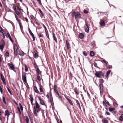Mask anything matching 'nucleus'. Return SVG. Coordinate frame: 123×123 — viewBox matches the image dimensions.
Here are the masks:
<instances>
[{
    "label": "nucleus",
    "instance_id": "nucleus-1",
    "mask_svg": "<svg viewBox=\"0 0 123 123\" xmlns=\"http://www.w3.org/2000/svg\"><path fill=\"white\" fill-rule=\"evenodd\" d=\"M39 105L37 101L36 102V106H34V113L35 116L34 117L35 120H37L38 117L37 113L39 111Z\"/></svg>",
    "mask_w": 123,
    "mask_h": 123
},
{
    "label": "nucleus",
    "instance_id": "nucleus-2",
    "mask_svg": "<svg viewBox=\"0 0 123 123\" xmlns=\"http://www.w3.org/2000/svg\"><path fill=\"white\" fill-rule=\"evenodd\" d=\"M13 49H14V54L15 55H17L18 54L17 50L18 49V48L16 44H14Z\"/></svg>",
    "mask_w": 123,
    "mask_h": 123
},
{
    "label": "nucleus",
    "instance_id": "nucleus-3",
    "mask_svg": "<svg viewBox=\"0 0 123 123\" xmlns=\"http://www.w3.org/2000/svg\"><path fill=\"white\" fill-rule=\"evenodd\" d=\"M5 45V43L3 40H2L0 42V49L2 51Z\"/></svg>",
    "mask_w": 123,
    "mask_h": 123
},
{
    "label": "nucleus",
    "instance_id": "nucleus-4",
    "mask_svg": "<svg viewBox=\"0 0 123 123\" xmlns=\"http://www.w3.org/2000/svg\"><path fill=\"white\" fill-rule=\"evenodd\" d=\"M95 75L96 77L98 78H100L101 76H103L102 72L101 71H100L99 72H96L95 73Z\"/></svg>",
    "mask_w": 123,
    "mask_h": 123
},
{
    "label": "nucleus",
    "instance_id": "nucleus-5",
    "mask_svg": "<svg viewBox=\"0 0 123 123\" xmlns=\"http://www.w3.org/2000/svg\"><path fill=\"white\" fill-rule=\"evenodd\" d=\"M8 65L9 66V68L11 69L12 70H13L15 72V70L14 69V66L13 64H10V63H8Z\"/></svg>",
    "mask_w": 123,
    "mask_h": 123
},
{
    "label": "nucleus",
    "instance_id": "nucleus-6",
    "mask_svg": "<svg viewBox=\"0 0 123 123\" xmlns=\"http://www.w3.org/2000/svg\"><path fill=\"white\" fill-rule=\"evenodd\" d=\"M29 31L30 35H31L34 41L35 40V37L34 36V35L32 33L30 29H28Z\"/></svg>",
    "mask_w": 123,
    "mask_h": 123
},
{
    "label": "nucleus",
    "instance_id": "nucleus-7",
    "mask_svg": "<svg viewBox=\"0 0 123 123\" xmlns=\"http://www.w3.org/2000/svg\"><path fill=\"white\" fill-rule=\"evenodd\" d=\"M54 91L55 92V93L57 94H58L59 95V93L57 91V87L56 85H55L54 86Z\"/></svg>",
    "mask_w": 123,
    "mask_h": 123
},
{
    "label": "nucleus",
    "instance_id": "nucleus-8",
    "mask_svg": "<svg viewBox=\"0 0 123 123\" xmlns=\"http://www.w3.org/2000/svg\"><path fill=\"white\" fill-rule=\"evenodd\" d=\"M80 18V14L79 12H76V15H75V18Z\"/></svg>",
    "mask_w": 123,
    "mask_h": 123
},
{
    "label": "nucleus",
    "instance_id": "nucleus-9",
    "mask_svg": "<svg viewBox=\"0 0 123 123\" xmlns=\"http://www.w3.org/2000/svg\"><path fill=\"white\" fill-rule=\"evenodd\" d=\"M84 27L85 31L87 32H88L89 31V28L86 24Z\"/></svg>",
    "mask_w": 123,
    "mask_h": 123
},
{
    "label": "nucleus",
    "instance_id": "nucleus-10",
    "mask_svg": "<svg viewBox=\"0 0 123 123\" xmlns=\"http://www.w3.org/2000/svg\"><path fill=\"white\" fill-rule=\"evenodd\" d=\"M22 79L23 81L24 82H26L27 81L26 76L25 75H22Z\"/></svg>",
    "mask_w": 123,
    "mask_h": 123
},
{
    "label": "nucleus",
    "instance_id": "nucleus-11",
    "mask_svg": "<svg viewBox=\"0 0 123 123\" xmlns=\"http://www.w3.org/2000/svg\"><path fill=\"white\" fill-rule=\"evenodd\" d=\"M38 99L40 100V104L43 105H45V103L40 98H38Z\"/></svg>",
    "mask_w": 123,
    "mask_h": 123
},
{
    "label": "nucleus",
    "instance_id": "nucleus-12",
    "mask_svg": "<svg viewBox=\"0 0 123 123\" xmlns=\"http://www.w3.org/2000/svg\"><path fill=\"white\" fill-rule=\"evenodd\" d=\"M66 45H67V48L68 49H69L70 48V44L68 43V40H66Z\"/></svg>",
    "mask_w": 123,
    "mask_h": 123
},
{
    "label": "nucleus",
    "instance_id": "nucleus-13",
    "mask_svg": "<svg viewBox=\"0 0 123 123\" xmlns=\"http://www.w3.org/2000/svg\"><path fill=\"white\" fill-rule=\"evenodd\" d=\"M79 37L80 38L82 39L84 37V34L82 33H80L79 35Z\"/></svg>",
    "mask_w": 123,
    "mask_h": 123
},
{
    "label": "nucleus",
    "instance_id": "nucleus-14",
    "mask_svg": "<svg viewBox=\"0 0 123 123\" xmlns=\"http://www.w3.org/2000/svg\"><path fill=\"white\" fill-rule=\"evenodd\" d=\"M5 115L9 117V114L8 111V110L5 111Z\"/></svg>",
    "mask_w": 123,
    "mask_h": 123
},
{
    "label": "nucleus",
    "instance_id": "nucleus-15",
    "mask_svg": "<svg viewBox=\"0 0 123 123\" xmlns=\"http://www.w3.org/2000/svg\"><path fill=\"white\" fill-rule=\"evenodd\" d=\"M111 72V70H109L107 71L106 74L105 76L106 77H108V76L110 74V73Z\"/></svg>",
    "mask_w": 123,
    "mask_h": 123
},
{
    "label": "nucleus",
    "instance_id": "nucleus-16",
    "mask_svg": "<svg viewBox=\"0 0 123 123\" xmlns=\"http://www.w3.org/2000/svg\"><path fill=\"white\" fill-rule=\"evenodd\" d=\"M100 24L101 26H103L105 25V23L104 20L101 21Z\"/></svg>",
    "mask_w": 123,
    "mask_h": 123
},
{
    "label": "nucleus",
    "instance_id": "nucleus-17",
    "mask_svg": "<svg viewBox=\"0 0 123 123\" xmlns=\"http://www.w3.org/2000/svg\"><path fill=\"white\" fill-rule=\"evenodd\" d=\"M53 39H54L55 41L57 43V39H56L55 35V33H53Z\"/></svg>",
    "mask_w": 123,
    "mask_h": 123
},
{
    "label": "nucleus",
    "instance_id": "nucleus-18",
    "mask_svg": "<svg viewBox=\"0 0 123 123\" xmlns=\"http://www.w3.org/2000/svg\"><path fill=\"white\" fill-rule=\"evenodd\" d=\"M19 55L22 56H23L25 55V53L22 51H21L19 52Z\"/></svg>",
    "mask_w": 123,
    "mask_h": 123
},
{
    "label": "nucleus",
    "instance_id": "nucleus-19",
    "mask_svg": "<svg viewBox=\"0 0 123 123\" xmlns=\"http://www.w3.org/2000/svg\"><path fill=\"white\" fill-rule=\"evenodd\" d=\"M34 57L35 58H37L38 57V55L37 53V52L36 51H35L34 52Z\"/></svg>",
    "mask_w": 123,
    "mask_h": 123
},
{
    "label": "nucleus",
    "instance_id": "nucleus-20",
    "mask_svg": "<svg viewBox=\"0 0 123 123\" xmlns=\"http://www.w3.org/2000/svg\"><path fill=\"white\" fill-rule=\"evenodd\" d=\"M36 70L38 75H39L41 74V72L38 68H37V69H36Z\"/></svg>",
    "mask_w": 123,
    "mask_h": 123
},
{
    "label": "nucleus",
    "instance_id": "nucleus-21",
    "mask_svg": "<svg viewBox=\"0 0 123 123\" xmlns=\"http://www.w3.org/2000/svg\"><path fill=\"white\" fill-rule=\"evenodd\" d=\"M109 111L111 112L115 110L114 108H109Z\"/></svg>",
    "mask_w": 123,
    "mask_h": 123
},
{
    "label": "nucleus",
    "instance_id": "nucleus-22",
    "mask_svg": "<svg viewBox=\"0 0 123 123\" xmlns=\"http://www.w3.org/2000/svg\"><path fill=\"white\" fill-rule=\"evenodd\" d=\"M101 89V91H102L103 90V85L102 84H101L99 85Z\"/></svg>",
    "mask_w": 123,
    "mask_h": 123
},
{
    "label": "nucleus",
    "instance_id": "nucleus-23",
    "mask_svg": "<svg viewBox=\"0 0 123 123\" xmlns=\"http://www.w3.org/2000/svg\"><path fill=\"white\" fill-rule=\"evenodd\" d=\"M39 90L40 92H43V87L41 85L40 86Z\"/></svg>",
    "mask_w": 123,
    "mask_h": 123
},
{
    "label": "nucleus",
    "instance_id": "nucleus-24",
    "mask_svg": "<svg viewBox=\"0 0 123 123\" xmlns=\"http://www.w3.org/2000/svg\"><path fill=\"white\" fill-rule=\"evenodd\" d=\"M2 100H3V103H4L5 104H6V101H5V98L4 97H3Z\"/></svg>",
    "mask_w": 123,
    "mask_h": 123
},
{
    "label": "nucleus",
    "instance_id": "nucleus-25",
    "mask_svg": "<svg viewBox=\"0 0 123 123\" xmlns=\"http://www.w3.org/2000/svg\"><path fill=\"white\" fill-rule=\"evenodd\" d=\"M119 120L121 121H123V114L121 115L119 118Z\"/></svg>",
    "mask_w": 123,
    "mask_h": 123
},
{
    "label": "nucleus",
    "instance_id": "nucleus-26",
    "mask_svg": "<svg viewBox=\"0 0 123 123\" xmlns=\"http://www.w3.org/2000/svg\"><path fill=\"white\" fill-rule=\"evenodd\" d=\"M76 13L74 11L72 12V17H73L74 16H75V15H76Z\"/></svg>",
    "mask_w": 123,
    "mask_h": 123
},
{
    "label": "nucleus",
    "instance_id": "nucleus-27",
    "mask_svg": "<svg viewBox=\"0 0 123 123\" xmlns=\"http://www.w3.org/2000/svg\"><path fill=\"white\" fill-rule=\"evenodd\" d=\"M35 91V92L37 93H39V92L37 90L36 87H35L34 88Z\"/></svg>",
    "mask_w": 123,
    "mask_h": 123
},
{
    "label": "nucleus",
    "instance_id": "nucleus-28",
    "mask_svg": "<svg viewBox=\"0 0 123 123\" xmlns=\"http://www.w3.org/2000/svg\"><path fill=\"white\" fill-rule=\"evenodd\" d=\"M90 55L92 56H93L94 55L93 52V51H91L90 52Z\"/></svg>",
    "mask_w": 123,
    "mask_h": 123
},
{
    "label": "nucleus",
    "instance_id": "nucleus-29",
    "mask_svg": "<svg viewBox=\"0 0 123 123\" xmlns=\"http://www.w3.org/2000/svg\"><path fill=\"white\" fill-rule=\"evenodd\" d=\"M15 12L16 13L18 16H19V17H20V14L18 11L17 10H16Z\"/></svg>",
    "mask_w": 123,
    "mask_h": 123
},
{
    "label": "nucleus",
    "instance_id": "nucleus-30",
    "mask_svg": "<svg viewBox=\"0 0 123 123\" xmlns=\"http://www.w3.org/2000/svg\"><path fill=\"white\" fill-rule=\"evenodd\" d=\"M39 11L40 13L43 16H44V14L42 12V11L40 9H39L38 10Z\"/></svg>",
    "mask_w": 123,
    "mask_h": 123
},
{
    "label": "nucleus",
    "instance_id": "nucleus-31",
    "mask_svg": "<svg viewBox=\"0 0 123 123\" xmlns=\"http://www.w3.org/2000/svg\"><path fill=\"white\" fill-rule=\"evenodd\" d=\"M74 91L75 93L77 95H78L79 93L78 92L76 89H74Z\"/></svg>",
    "mask_w": 123,
    "mask_h": 123
},
{
    "label": "nucleus",
    "instance_id": "nucleus-32",
    "mask_svg": "<svg viewBox=\"0 0 123 123\" xmlns=\"http://www.w3.org/2000/svg\"><path fill=\"white\" fill-rule=\"evenodd\" d=\"M9 55V52L8 51L6 52L5 54V55L6 57H8Z\"/></svg>",
    "mask_w": 123,
    "mask_h": 123
},
{
    "label": "nucleus",
    "instance_id": "nucleus-33",
    "mask_svg": "<svg viewBox=\"0 0 123 123\" xmlns=\"http://www.w3.org/2000/svg\"><path fill=\"white\" fill-rule=\"evenodd\" d=\"M26 123H29V119L27 117H26Z\"/></svg>",
    "mask_w": 123,
    "mask_h": 123
},
{
    "label": "nucleus",
    "instance_id": "nucleus-34",
    "mask_svg": "<svg viewBox=\"0 0 123 123\" xmlns=\"http://www.w3.org/2000/svg\"><path fill=\"white\" fill-rule=\"evenodd\" d=\"M30 101H31V102L33 101V97H32L31 96V95H30Z\"/></svg>",
    "mask_w": 123,
    "mask_h": 123
},
{
    "label": "nucleus",
    "instance_id": "nucleus-35",
    "mask_svg": "<svg viewBox=\"0 0 123 123\" xmlns=\"http://www.w3.org/2000/svg\"><path fill=\"white\" fill-rule=\"evenodd\" d=\"M37 79L39 81H40L41 80V78L40 76L38 75L37 76Z\"/></svg>",
    "mask_w": 123,
    "mask_h": 123
},
{
    "label": "nucleus",
    "instance_id": "nucleus-36",
    "mask_svg": "<svg viewBox=\"0 0 123 123\" xmlns=\"http://www.w3.org/2000/svg\"><path fill=\"white\" fill-rule=\"evenodd\" d=\"M16 20L18 21V24H19V25L20 26V27L21 24H20V21L19 20L18 18V19H17Z\"/></svg>",
    "mask_w": 123,
    "mask_h": 123
},
{
    "label": "nucleus",
    "instance_id": "nucleus-37",
    "mask_svg": "<svg viewBox=\"0 0 123 123\" xmlns=\"http://www.w3.org/2000/svg\"><path fill=\"white\" fill-rule=\"evenodd\" d=\"M25 70L26 71H27L28 70V68L27 66H25Z\"/></svg>",
    "mask_w": 123,
    "mask_h": 123
},
{
    "label": "nucleus",
    "instance_id": "nucleus-38",
    "mask_svg": "<svg viewBox=\"0 0 123 123\" xmlns=\"http://www.w3.org/2000/svg\"><path fill=\"white\" fill-rule=\"evenodd\" d=\"M108 121L107 120H104V121L103 122V123H108Z\"/></svg>",
    "mask_w": 123,
    "mask_h": 123
},
{
    "label": "nucleus",
    "instance_id": "nucleus-39",
    "mask_svg": "<svg viewBox=\"0 0 123 123\" xmlns=\"http://www.w3.org/2000/svg\"><path fill=\"white\" fill-rule=\"evenodd\" d=\"M99 82L100 83H103L104 82V81L103 79H99Z\"/></svg>",
    "mask_w": 123,
    "mask_h": 123
},
{
    "label": "nucleus",
    "instance_id": "nucleus-40",
    "mask_svg": "<svg viewBox=\"0 0 123 123\" xmlns=\"http://www.w3.org/2000/svg\"><path fill=\"white\" fill-rule=\"evenodd\" d=\"M1 77L2 80V81H4L5 80V79H4V77L3 76V77L2 76L1 74Z\"/></svg>",
    "mask_w": 123,
    "mask_h": 123
},
{
    "label": "nucleus",
    "instance_id": "nucleus-41",
    "mask_svg": "<svg viewBox=\"0 0 123 123\" xmlns=\"http://www.w3.org/2000/svg\"><path fill=\"white\" fill-rule=\"evenodd\" d=\"M84 12L85 13H88V12L86 10L84 9Z\"/></svg>",
    "mask_w": 123,
    "mask_h": 123
},
{
    "label": "nucleus",
    "instance_id": "nucleus-42",
    "mask_svg": "<svg viewBox=\"0 0 123 123\" xmlns=\"http://www.w3.org/2000/svg\"><path fill=\"white\" fill-rule=\"evenodd\" d=\"M35 67L36 69H37V68H38V66L36 64H34Z\"/></svg>",
    "mask_w": 123,
    "mask_h": 123
},
{
    "label": "nucleus",
    "instance_id": "nucleus-43",
    "mask_svg": "<svg viewBox=\"0 0 123 123\" xmlns=\"http://www.w3.org/2000/svg\"><path fill=\"white\" fill-rule=\"evenodd\" d=\"M6 10V11H7L8 12H11V11L10 9L9 8H8L7 9V10Z\"/></svg>",
    "mask_w": 123,
    "mask_h": 123
},
{
    "label": "nucleus",
    "instance_id": "nucleus-44",
    "mask_svg": "<svg viewBox=\"0 0 123 123\" xmlns=\"http://www.w3.org/2000/svg\"><path fill=\"white\" fill-rule=\"evenodd\" d=\"M83 53L84 55L85 56H86L87 55V53L85 51H84L83 52Z\"/></svg>",
    "mask_w": 123,
    "mask_h": 123
},
{
    "label": "nucleus",
    "instance_id": "nucleus-45",
    "mask_svg": "<svg viewBox=\"0 0 123 123\" xmlns=\"http://www.w3.org/2000/svg\"><path fill=\"white\" fill-rule=\"evenodd\" d=\"M69 103L71 105H73V104L71 101L70 100L69 101H68Z\"/></svg>",
    "mask_w": 123,
    "mask_h": 123
},
{
    "label": "nucleus",
    "instance_id": "nucleus-46",
    "mask_svg": "<svg viewBox=\"0 0 123 123\" xmlns=\"http://www.w3.org/2000/svg\"><path fill=\"white\" fill-rule=\"evenodd\" d=\"M7 37H8L9 38L11 37L9 34V33H7Z\"/></svg>",
    "mask_w": 123,
    "mask_h": 123
},
{
    "label": "nucleus",
    "instance_id": "nucleus-47",
    "mask_svg": "<svg viewBox=\"0 0 123 123\" xmlns=\"http://www.w3.org/2000/svg\"><path fill=\"white\" fill-rule=\"evenodd\" d=\"M46 36H47V37H48V38L49 39V34H48V33H46Z\"/></svg>",
    "mask_w": 123,
    "mask_h": 123
},
{
    "label": "nucleus",
    "instance_id": "nucleus-48",
    "mask_svg": "<svg viewBox=\"0 0 123 123\" xmlns=\"http://www.w3.org/2000/svg\"><path fill=\"white\" fill-rule=\"evenodd\" d=\"M7 89L8 90V91L9 92V93H10L11 94V93L10 90L9 89V88L8 87L7 88Z\"/></svg>",
    "mask_w": 123,
    "mask_h": 123
},
{
    "label": "nucleus",
    "instance_id": "nucleus-49",
    "mask_svg": "<svg viewBox=\"0 0 123 123\" xmlns=\"http://www.w3.org/2000/svg\"><path fill=\"white\" fill-rule=\"evenodd\" d=\"M43 26L44 28L45 31L46 32V31L47 30V28L44 25H43Z\"/></svg>",
    "mask_w": 123,
    "mask_h": 123
},
{
    "label": "nucleus",
    "instance_id": "nucleus-50",
    "mask_svg": "<svg viewBox=\"0 0 123 123\" xmlns=\"http://www.w3.org/2000/svg\"><path fill=\"white\" fill-rule=\"evenodd\" d=\"M58 96H59V99H62V96L60 95L59 94V95L58 94H57Z\"/></svg>",
    "mask_w": 123,
    "mask_h": 123
},
{
    "label": "nucleus",
    "instance_id": "nucleus-51",
    "mask_svg": "<svg viewBox=\"0 0 123 123\" xmlns=\"http://www.w3.org/2000/svg\"><path fill=\"white\" fill-rule=\"evenodd\" d=\"M4 7L5 10H7V9L8 8L6 5H4Z\"/></svg>",
    "mask_w": 123,
    "mask_h": 123
},
{
    "label": "nucleus",
    "instance_id": "nucleus-52",
    "mask_svg": "<svg viewBox=\"0 0 123 123\" xmlns=\"http://www.w3.org/2000/svg\"><path fill=\"white\" fill-rule=\"evenodd\" d=\"M94 66L95 67H97V64L96 63V62H94Z\"/></svg>",
    "mask_w": 123,
    "mask_h": 123
},
{
    "label": "nucleus",
    "instance_id": "nucleus-53",
    "mask_svg": "<svg viewBox=\"0 0 123 123\" xmlns=\"http://www.w3.org/2000/svg\"><path fill=\"white\" fill-rule=\"evenodd\" d=\"M13 7L14 10L15 11H16V10H16V6H13Z\"/></svg>",
    "mask_w": 123,
    "mask_h": 123
},
{
    "label": "nucleus",
    "instance_id": "nucleus-54",
    "mask_svg": "<svg viewBox=\"0 0 123 123\" xmlns=\"http://www.w3.org/2000/svg\"><path fill=\"white\" fill-rule=\"evenodd\" d=\"M105 102L108 105H110V104L109 103V102L107 100H106L105 101Z\"/></svg>",
    "mask_w": 123,
    "mask_h": 123
},
{
    "label": "nucleus",
    "instance_id": "nucleus-55",
    "mask_svg": "<svg viewBox=\"0 0 123 123\" xmlns=\"http://www.w3.org/2000/svg\"><path fill=\"white\" fill-rule=\"evenodd\" d=\"M103 104L104 106H106V104L105 103L104 101H103Z\"/></svg>",
    "mask_w": 123,
    "mask_h": 123
},
{
    "label": "nucleus",
    "instance_id": "nucleus-56",
    "mask_svg": "<svg viewBox=\"0 0 123 123\" xmlns=\"http://www.w3.org/2000/svg\"><path fill=\"white\" fill-rule=\"evenodd\" d=\"M31 17L32 19H33L34 18V17L32 15H31Z\"/></svg>",
    "mask_w": 123,
    "mask_h": 123
},
{
    "label": "nucleus",
    "instance_id": "nucleus-57",
    "mask_svg": "<svg viewBox=\"0 0 123 123\" xmlns=\"http://www.w3.org/2000/svg\"><path fill=\"white\" fill-rule=\"evenodd\" d=\"M103 62L105 63L106 64V66L107 65V63L105 61V60H103Z\"/></svg>",
    "mask_w": 123,
    "mask_h": 123
},
{
    "label": "nucleus",
    "instance_id": "nucleus-58",
    "mask_svg": "<svg viewBox=\"0 0 123 123\" xmlns=\"http://www.w3.org/2000/svg\"><path fill=\"white\" fill-rule=\"evenodd\" d=\"M37 1L39 3V4H40L41 3L40 0H37Z\"/></svg>",
    "mask_w": 123,
    "mask_h": 123
},
{
    "label": "nucleus",
    "instance_id": "nucleus-59",
    "mask_svg": "<svg viewBox=\"0 0 123 123\" xmlns=\"http://www.w3.org/2000/svg\"><path fill=\"white\" fill-rule=\"evenodd\" d=\"M106 114L108 115H110V114L109 113L108 111H106Z\"/></svg>",
    "mask_w": 123,
    "mask_h": 123
},
{
    "label": "nucleus",
    "instance_id": "nucleus-60",
    "mask_svg": "<svg viewBox=\"0 0 123 123\" xmlns=\"http://www.w3.org/2000/svg\"><path fill=\"white\" fill-rule=\"evenodd\" d=\"M53 101V99L51 98L50 99V102H52V101Z\"/></svg>",
    "mask_w": 123,
    "mask_h": 123
},
{
    "label": "nucleus",
    "instance_id": "nucleus-61",
    "mask_svg": "<svg viewBox=\"0 0 123 123\" xmlns=\"http://www.w3.org/2000/svg\"><path fill=\"white\" fill-rule=\"evenodd\" d=\"M17 10H19V11H20L21 10V9H20L19 7H17Z\"/></svg>",
    "mask_w": 123,
    "mask_h": 123
},
{
    "label": "nucleus",
    "instance_id": "nucleus-62",
    "mask_svg": "<svg viewBox=\"0 0 123 123\" xmlns=\"http://www.w3.org/2000/svg\"><path fill=\"white\" fill-rule=\"evenodd\" d=\"M76 101L77 103V104L80 105V104L79 103L78 101V100H76Z\"/></svg>",
    "mask_w": 123,
    "mask_h": 123
},
{
    "label": "nucleus",
    "instance_id": "nucleus-63",
    "mask_svg": "<svg viewBox=\"0 0 123 123\" xmlns=\"http://www.w3.org/2000/svg\"><path fill=\"white\" fill-rule=\"evenodd\" d=\"M50 102L51 105H54V103L53 102V101H52L51 102Z\"/></svg>",
    "mask_w": 123,
    "mask_h": 123
},
{
    "label": "nucleus",
    "instance_id": "nucleus-64",
    "mask_svg": "<svg viewBox=\"0 0 123 123\" xmlns=\"http://www.w3.org/2000/svg\"><path fill=\"white\" fill-rule=\"evenodd\" d=\"M66 98L68 101L70 100L69 98L67 97H66Z\"/></svg>",
    "mask_w": 123,
    "mask_h": 123
}]
</instances>
